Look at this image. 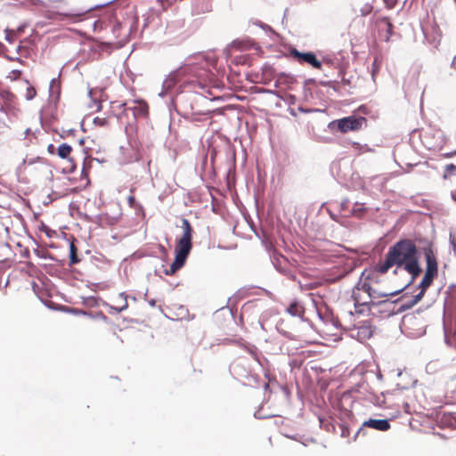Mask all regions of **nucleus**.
I'll return each instance as SVG.
<instances>
[{
    "label": "nucleus",
    "instance_id": "f257e3e1",
    "mask_svg": "<svg viewBox=\"0 0 456 456\" xmlns=\"http://www.w3.org/2000/svg\"><path fill=\"white\" fill-rule=\"evenodd\" d=\"M396 266L402 268L411 275L410 283H412L421 273L419 250L413 240L402 239L389 248L385 259L375 265V271L384 274Z\"/></svg>",
    "mask_w": 456,
    "mask_h": 456
},
{
    "label": "nucleus",
    "instance_id": "f03ea898",
    "mask_svg": "<svg viewBox=\"0 0 456 456\" xmlns=\"http://www.w3.org/2000/svg\"><path fill=\"white\" fill-rule=\"evenodd\" d=\"M182 229H183V234L177 240V242L175 245V260L171 264L169 269H167L165 271V273L167 275L175 274L179 269H181L184 265L185 261L192 248L191 240H192L193 228L188 219H186V218L182 219Z\"/></svg>",
    "mask_w": 456,
    "mask_h": 456
},
{
    "label": "nucleus",
    "instance_id": "7ed1b4c3",
    "mask_svg": "<svg viewBox=\"0 0 456 456\" xmlns=\"http://www.w3.org/2000/svg\"><path fill=\"white\" fill-rule=\"evenodd\" d=\"M422 253L424 255L426 262V270L424 276L419 285L420 291L414 296L411 305L417 304L424 297L427 289L431 286L434 280L438 275V260L437 254L432 242H428L422 248Z\"/></svg>",
    "mask_w": 456,
    "mask_h": 456
},
{
    "label": "nucleus",
    "instance_id": "20e7f679",
    "mask_svg": "<svg viewBox=\"0 0 456 456\" xmlns=\"http://www.w3.org/2000/svg\"><path fill=\"white\" fill-rule=\"evenodd\" d=\"M129 111L130 106H127L126 102L120 101H113L110 102V114L114 116L118 122L126 126V134H129V131L134 129L132 118L129 117Z\"/></svg>",
    "mask_w": 456,
    "mask_h": 456
},
{
    "label": "nucleus",
    "instance_id": "39448f33",
    "mask_svg": "<svg viewBox=\"0 0 456 456\" xmlns=\"http://www.w3.org/2000/svg\"><path fill=\"white\" fill-rule=\"evenodd\" d=\"M365 123L366 118L363 117L349 116L330 122L329 127L333 129L336 126L339 132L346 134L361 130Z\"/></svg>",
    "mask_w": 456,
    "mask_h": 456
},
{
    "label": "nucleus",
    "instance_id": "423d86ee",
    "mask_svg": "<svg viewBox=\"0 0 456 456\" xmlns=\"http://www.w3.org/2000/svg\"><path fill=\"white\" fill-rule=\"evenodd\" d=\"M0 98L3 101L1 110L4 113L13 112L17 106V97L7 87H0Z\"/></svg>",
    "mask_w": 456,
    "mask_h": 456
},
{
    "label": "nucleus",
    "instance_id": "0eeeda50",
    "mask_svg": "<svg viewBox=\"0 0 456 456\" xmlns=\"http://www.w3.org/2000/svg\"><path fill=\"white\" fill-rule=\"evenodd\" d=\"M290 54L301 64L307 63L317 69H322V62L316 58L314 53H300L297 49H293Z\"/></svg>",
    "mask_w": 456,
    "mask_h": 456
},
{
    "label": "nucleus",
    "instance_id": "6e6552de",
    "mask_svg": "<svg viewBox=\"0 0 456 456\" xmlns=\"http://www.w3.org/2000/svg\"><path fill=\"white\" fill-rule=\"evenodd\" d=\"M47 151L51 155H57L62 159H66L69 162H73V158L71 156L73 148L66 142H63L57 147L54 144L50 143L47 146Z\"/></svg>",
    "mask_w": 456,
    "mask_h": 456
},
{
    "label": "nucleus",
    "instance_id": "1a4fd4ad",
    "mask_svg": "<svg viewBox=\"0 0 456 456\" xmlns=\"http://www.w3.org/2000/svg\"><path fill=\"white\" fill-rule=\"evenodd\" d=\"M362 288L365 291H367L366 297L370 298V301L371 304H376L374 301L379 300L384 297H387L389 296H395L400 292L399 290L394 291V292H387V291H379L376 289L372 287L370 282L369 281H362Z\"/></svg>",
    "mask_w": 456,
    "mask_h": 456
},
{
    "label": "nucleus",
    "instance_id": "9d476101",
    "mask_svg": "<svg viewBox=\"0 0 456 456\" xmlns=\"http://www.w3.org/2000/svg\"><path fill=\"white\" fill-rule=\"evenodd\" d=\"M367 291H365L362 288V282H359L356 287L353 289L352 298L354 300L356 312L362 313V310H358L357 308L360 306H365L370 305V301L369 297H366Z\"/></svg>",
    "mask_w": 456,
    "mask_h": 456
},
{
    "label": "nucleus",
    "instance_id": "9b49d317",
    "mask_svg": "<svg viewBox=\"0 0 456 456\" xmlns=\"http://www.w3.org/2000/svg\"><path fill=\"white\" fill-rule=\"evenodd\" d=\"M132 111V122L135 121L140 118H147L149 115V105L146 102L142 100H135L132 102L130 106Z\"/></svg>",
    "mask_w": 456,
    "mask_h": 456
},
{
    "label": "nucleus",
    "instance_id": "f8f14e48",
    "mask_svg": "<svg viewBox=\"0 0 456 456\" xmlns=\"http://www.w3.org/2000/svg\"><path fill=\"white\" fill-rule=\"evenodd\" d=\"M111 310L116 313H120L128 307L127 296L126 293L121 292L116 295L111 299V304L109 305Z\"/></svg>",
    "mask_w": 456,
    "mask_h": 456
},
{
    "label": "nucleus",
    "instance_id": "ddd939ff",
    "mask_svg": "<svg viewBox=\"0 0 456 456\" xmlns=\"http://www.w3.org/2000/svg\"><path fill=\"white\" fill-rule=\"evenodd\" d=\"M363 427L374 428L379 431H387L390 428V423L387 419H370L363 422Z\"/></svg>",
    "mask_w": 456,
    "mask_h": 456
},
{
    "label": "nucleus",
    "instance_id": "4468645a",
    "mask_svg": "<svg viewBox=\"0 0 456 456\" xmlns=\"http://www.w3.org/2000/svg\"><path fill=\"white\" fill-rule=\"evenodd\" d=\"M379 28L385 31L384 39L388 42L393 35L394 25L389 18L382 17L379 20Z\"/></svg>",
    "mask_w": 456,
    "mask_h": 456
},
{
    "label": "nucleus",
    "instance_id": "2eb2a0df",
    "mask_svg": "<svg viewBox=\"0 0 456 456\" xmlns=\"http://www.w3.org/2000/svg\"><path fill=\"white\" fill-rule=\"evenodd\" d=\"M80 262L77 256V248L75 243L72 241L69 244V265H73Z\"/></svg>",
    "mask_w": 456,
    "mask_h": 456
},
{
    "label": "nucleus",
    "instance_id": "dca6fc26",
    "mask_svg": "<svg viewBox=\"0 0 456 456\" xmlns=\"http://www.w3.org/2000/svg\"><path fill=\"white\" fill-rule=\"evenodd\" d=\"M287 311L292 316H300L303 314V307L294 301L288 306Z\"/></svg>",
    "mask_w": 456,
    "mask_h": 456
},
{
    "label": "nucleus",
    "instance_id": "f3484780",
    "mask_svg": "<svg viewBox=\"0 0 456 456\" xmlns=\"http://www.w3.org/2000/svg\"><path fill=\"white\" fill-rule=\"evenodd\" d=\"M381 62H382V61L379 56H376L374 58V61L371 65V77H372L373 81H375L376 77L381 68Z\"/></svg>",
    "mask_w": 456,
    "mask_h": 456
},
{
    "label": "nucleus",
    "instance_id": "a211bd4d",
    "mask_svg": "<svg viewBox=\"0 0 456 456\" xmlns=\"http://www.w3.org/2000/svg\"><path fill=\"white\" fill-rule=\"evenodd\" d=\"M38 230L44 233H45V235L48 237V238H53L54 236H56V232L53 229H51L50 227H48L44 222H40L39 225H38Z\"/></svg>",
    "mask_w": 456,
    "mask_h": 456
},
{
    "label": "nucleus",
    "instance_id": "6ab92c4d",
    "mask_svg": "<svg viewBox=\"0 0 456 456\" xmlns=\"http://www.w3.org/2000/svg\"><path fill=\"white\" fill-rule=\"evenodd\" d=\"M454 175H456V166L453 164L446 165L444 168V178L448 179Z\"/></svg>",
    "mask_w": 456,
    "mask_h": 456
},
{
    "label": "nucleus",
    "instance_id": "aec40b11",
    "mask_svg": "<svg viewBox=\"0 0 456 456\" xmlns=\"http://www.w3.org/2000/svg\"><path fill=\"white\" fill-rule=\"evenodd\" d=\"M372 335V331L368 326H362L358 330V336H362L363 338H369Z\"/></svg>",
    "mask_w": 456,
    "mask_h": 456
},
{
    "label": "nucleus",
    "instance_id": "412c9836",
    "mask_svg": "<svg viewBox=\"0 0 456 456\" xmlns=\"http://www.w3.org/2000/svg\"><path fill=\"white\" fill-rule=\"evenodd\" d=\"M37 95V90L34 86H29L27 87L25 97L27 100L30 101L34 99Z\"/></svg>",
    "mask_w": 456,
    "mask_h": 456
},
{
    "label": "nucleus",
    "instance_id": "4be33fe9",
    "mask_svg": "<svg viewBox=\"0 0 456 456\" xmlns=\"http://www.w3.org/2000/svg\"><path fill=\"white\" fill-rule=\"evenodd\" d=\"M90 11V9L84 10L82 12H73V13H67V14H61L63 17L71 18V19H78L83 17L86 13H87Z\"/></svg>",
    "mask_w": 456,
    "mask_h": 456
},
{
    "label": "nucleus",
    "instance_id": "5701e85b",
    "mask_svg": "<svg viewBox=\"0 0 456 456\" xmlns=\"http://www.w3.org/2000/svg\"><path fill=\"white\" fill-rule=\"evenodd\" d=\"M50 92L51 94L56 92L57 94L60 93V82L56 79H52L50 83Z\"/></svg>",
    "mask_w": 456,
    "mask_h": 456
},
{
    "label": "nucleus",
    "instance_id": "b1692460",
    "mask_svg": "<svg viewBox=\"0 0 456 456\" xmlns=\"http://www.w3.org/2000/svg\"><path fill=\"white\" fill-rule=\"evenodd\" d=\"M94 124L98 126H105L108 125V119L106 118L96 117L94 118Z\"/></svg>",
    "mask_w": 456,
    "mask_h": 456
},
{
    "label": "nucleus",
    "instance_id": "393cba45",
    "mask_svg": "<svg viewBox=\"0 0 456 456\" xmlns=\"http://www.w3.org/2000/svg\"><path fill=\"white\" fill-rule=\"evenodd\" d=\"M127 202H128V204H129V206L131 208H134L135 207V203H136L134 196V195L128 196Z\"/></svg>",
    "mask_w": 456,
    "mask_h": 456
},
{
    "label": "nucleus",
    "instance_id": "a878e982",
    "mask_svg": "<svg viewBox=\"0 0 456 456\" xmlns=\"http://www.w3.org/2000/svg\"><path fill=\"white\" fill-rule=\"evenodd\" d=\"M12 77L13 78H19L20 74H21V72L20 70H18V69H14V70L12 71Z\"/></svg>",
    "mask_w": 456,
    "mask_h": 456
},
{
    "label": "nucleus",
    "instance_id": "bb28decb",
    "mask_svg": "<svg viewBox=\"0 0 456 456\" xmlns=\"http://www.w3.org/2000/svg\"><path fill=\"white\" fill-rule=\"evenodd\" d=\"M452 198L456 201V191L453 193Z\"/></svg>",
    "mask_w": 456,
    "mask_h": 456
}]
</instances>
